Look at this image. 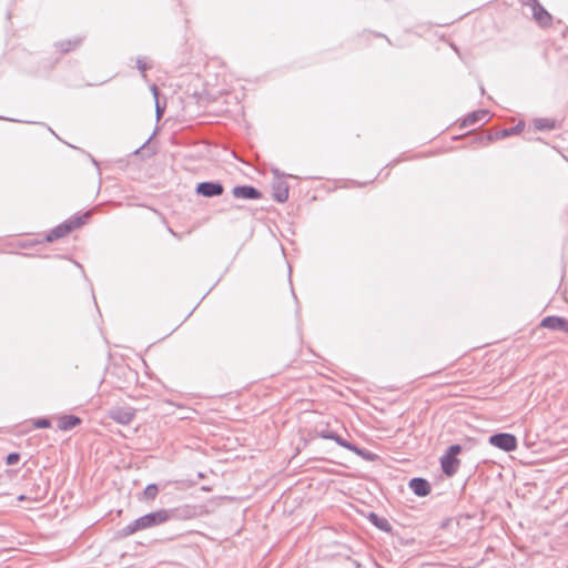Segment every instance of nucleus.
I'll use <instances>...</instances> for the list:
<instances>
[{"mask_svg":"<svg viewBox=\"0 0 568 568\" xmlns=\"http://www.w3.org/2000/svg\"><path fill=\"white\" fill-rule=\"evenodd\" d=\"M174 517V510L172 509H159L156 511L149 513L144 516L139 517L129 525L124 526L120 534L124 537L133 535L136 531L145 530L160 526L171 518Z\"/></svg>","mask_w":568,"mask_h":568,"instance_id":"nucleus-1","label":"nucleus"},{"mask_svg":"<svg viewBox=\"0 0 568 568\" xmlns=\"http://www.w3.org/2000/svg\"><path fill=\"white\" fill-rule=\"evenodd\" d=\"M91 214H92V211H87L81 215L74 216L71 220L61 223L60 225L55 226L47 234V237H45L47 241L53 242L58 239L65 236L74 229H78V227L82 226L83 224H85L88 222V220L90 219Z\"/></svg>","mask_w":568,"mask_h":568,"instance_id":"nucleus-2","label":"nucleus"},{"mask_svg":"<svg viewBox=\"0 0 568 568\" xmlns=\"http://www.w3.org/2000/svg\"><path fill=\"white\" fill-rule=\"evenodd\" d=\"M463 447L459 444L450 445L445 454L440 457L442 470L447 476H453L457 473L459 459L457 456L462 453Z\"/></svg>","mask_w":568,"mask_h":568,"instance_id":"nucleus-3","label":"nucleus"},{"mask_svg":"<svg viewBox=\"0 0 568 568\" xmlns=\"http://www.w3.org/2000/svg\"><path fill=\"white\" fill-rule=\"evenodd\" d=\"M135 408L131 406H114L108 410V416L118 424L129 425L134 416Z\"/></svg>","mask_w":568,"mask_h":568,"instance_id":"nucleus-4","label":"nucleus"},{"mask_svg":"<svg viewBox=\"0 0 568 568\" xmlns=\"http://www.w3.org/2000/svg\"><path fill=\"white\" fill-rule=\"evenodd\" d=\"M489 444L504 450L513 452L517 447V439L513 434L509 433H497L489 437Z\"/></svg>","mask_w":568,"mask_h":568,"instance_id":"nucleus-5","label":"nucleus"},{"mask_svg":"<svg viewBox=\"0 0 568 568\" xmlns=\"http://www.w3.org/2000/svg\"><path fill=\"white\" fill-rule=\"evenodd\" d=\"M527 6L531 7L532 17L537 21V23L545 28L551 24L552 17L550 13L538 2V0H527L525 2Z\"/></svg>","mask_w":568,"mask_h":568,"instance_id":"nucleus-6","label":"nucleus"},{"mask_svg":"<svg viewBox=\"0 0 568 568\" xmlns=\"http://www.w3.org/2000/svg\"><path fill=\"white\" fill-rule=\"evenodd\" d=\"M224 187L219 181L201 182L196 185L195 192L204 197H214L223 193Z\"/></svg>","mask_w":568,"mask_h":568,"instance_id":"nucleus-7","label":"nucleus"},{"mask_svg":"<svg viewBox=\"0 0 568 568\" xmlns=\"http://www.w3.org/2000/svg\"><path fill=\"white\" fill-rule=\"evenodd\" d=\"M232 194L236 199L244 200H260L262 197V193L252 185H236L233 187Z\"/></svg>","mask_w":568,"mask_h":568,"instance_id":"nucleus-8","label":"nucleus"},{"mask_svg":"<svg viewBox=\"0 0 568 568\" xmlns=\"http://www.w3.org/2000/svg\"><path fill=\"white\" fill-rule=\"evenodd\" d=\"M540 326L551 331L568 333V320L565 317L547 316L541 320Z\"/></svg>","mask_w":568,"mask_h":568,"instance_id":"nucleus-9","label":"nucleus"},{"mask_svg":"<svg viewBox=\"0 0 568 568\" xmlns=\"http://www.w3.org/2000/svg\"><path fill=\"white\" fill-rule=\"evenodd\" d=\"M489 112L487 110H477L469 113L462 122V128L473 126L477 123L481 125L488 121Z\"/></svg>","mask_w":568,"mask_h":568,"instance_id":"nucleus-10","label":"nucleus"},{"mask_svg":"<svg viewBox=\"0 0 568 568\" xmlns=\"http://www.w3.org/2000/svg\"><path fill=\"white\" fill-rule=\"evenodd\" d=\"M409 488L419 497H425L430 493V485L425 478L416 477L409 481Z\"/></svg>","mask_w":568,"mask_h":568,"instance_id":"nucleus-11","label":"nucleus"},{"mask_svg":"<svg viewBox=\"0 0 568 568\" xmlns=\"http://www.w3.org/2000/svg\"><path fill=\"white\" fill-rule=\"evenodd\" d=\"M273 197L278 203H284L288 199V185L282 180H276L272 184Z\"/></svg>","mask_w":568,"mask_h":568,"instance_id":"nucleus-12","label":"nucleus"},{"mask_svg":"<svg viewBox=\"0 0 568 568\" xmlns=\"http://www.w3.org/2000/svg\"><path fill=\"white\" fill-rule=\"evenodd\" d=\"M523 129H524V124L523 123H518L517 125H515L513 128L500 130L498 133H496V135L489 134L486 138H480V139L481 140L485 139L488 142H490L494 139H504V138H508V136L518 134V133H520L523 131Z\"/></svg>","mask_w":568,"mask_h":568,"instance_id":"nucleus-13","label":"nucleus"},{"mask_svg":"<svg viewBox=\"0 0 568 568\" xmlns=\"http://www.w3.org/2000/svg\"><path fill=\"white\" fill-rule=\"evenodd\" d=\"M81 424V418L75 415H63L59 418L58 427L67 432Z\"/></svg>","mask_w":568,"mask_h":568,"instance_id":"nucleus-14","label":"nucleus"},{"mask_svg":"<svg viewBox=\"0 0 568 568\" xmlns=\"http://www.w3.org/2000/svg\"><path fill=\"white\" fill-rule=\"evenodd\" d=\"M368 520L375 526L377 527L379 530L382 531H390L392 530V526L389 524V521L384 518V517H381L378 516L377 514L375 513H371L368 515Z\"/></svg>","mask_w":568,"mask_h":568,"instance_id":"nucleus-15","label":"nucleus"},{"mask_svg":"<svg viewBox=\"0 0 568 568\" xmlns=\"http://www.w3.org/2000/svg\"><path fill=\"white\" fill-rule=\"evenodd\" d=\"M333 440L341 447H344V448L355 453L356 455H364V449L359 448L358 446H356L355 444H353L351 442H347L346 439H344L342 436H339L336 433H335V438Z\"/></svg>","mask_w":568,"mask_h":568,"instance_id":"nucleus-16","label":"nucleus"},{"mask_svg":"<svg viewBox=\"0 0 568 568\" xmlns=\"http://www.w3.org/2000/svg\"><path fill=\"white\" fill-rule=\"evenodd\" d=\"M82 42V38H74L73 40H63L57 43V48L63 52L68 53L69 51L79 47Z\"/></svg>","mask_w":568,"mask_h":568,"instance_id":"nucleus-17","label":"nucleus"},{"mask_svg":"<svg viewBox=\"0 0 568 568\" xmlns=\"http://www.w3.org/2000/svg\"><path fill=\"white\" fill-rule=\"evenodd\" d=\"M534 125L537 130H552L555 129V121L546 118H539L534 121Z\"/></svg>","mask_w":568,"mask_h":568,"instance_id":"nucleus-18","label":"nucleus"},{"mask_svg":"<svg viewBox=\"0 0 568 568\" xmlns=\"http://www.w3.org/2000/svg\"><path fill=\"white\" fill-rule=\"evenodd\" d=\"M159 494V487L155 484H150L145 487L143 491V497L148 500L155 499L156 495Z\"/></svg>","mask_w":568,"mask_h":568,"instance_id":"nucleus-19","label":"nucleus"},{"mask_svg":"<svg viewBox=\"0 0 568 568\" xmlns=\"http://www.w3.org/2000/svg\"><path fill=\"white\" fill-rule=\"evenodd\" d=\"M151 90H152V93H153V95H154V98H155V111H156V118H158V120H160V119H161V116H162V114H163V112H164V109H163V108H161V106H160V104H159V100H158L159 91H158L156 85H152Z\"/></svg>","mask_w":568,"mask_h":568,"instance_id":"nucleus-20","label":"nucleus"},{"mask_svg":"<svg viewBox=\"0 0 568 568\" xmlns=\"http://www.w3.org/2000/svg\"><path fill=\"white\" fill-rule=\"evenodd\" d=\"M136 68L142 73V77L145 78V71L151 68L150 64L145 61L144 58H138L136 59Z\"/></svg>","mask_w":568,"mask_h":568,"instance_id":"nucleus-21","label":"nucleus"},{"mask_svg":"<svg viewBox=\"0 0 568 568\" xmlns=\"http://www.w3.org/2000/svg\"><path fill=\"white\" fill-rule=\"evenodd\" d=\"M33 426L36 428H49L51 427V422L47 417L37 418L33 420Z\"/></svg>","mask_w":568,"mask_h":568,"instance_id":"nucleus-22","label":"nucleus"},{"mask_svg":"<svg viewBox=\"0 0 568 568\" xmlns=\"http://www.w3.org/2000/svg\"><path fill=\"white\" fill-rule=\"evenodd\" d=\"M20 460V454L19 453H10L7 458H6V463L7 465L9 466H12V465H16L18 464Z\"/></svg>","mask_w":568,"mask_h":568,"instance_id":"nucleus-23","label":"nucleus"},{"mask_svg":"<svg viewBox=\"0 0 568 568\" xmlns=\"http://www.w3.org/2000/svg\"><path fill=\"white\" fill-rule=\"evenodd\" d=\"M320 436L324 439H331L333 440L335 438V432L333 430H322Z\"/></svg>","mask_w":568,"mask_h":568,"instance_id":"nucleus-24","label":"nucleus"},{"mask_svg":"<svg viewBox=\"0 0 568 568\" xmlns=\"http://www.w3.org/2000/svg\"><path fill=\"white\" fill-rule=\"evenodd\" d=\"M272 173L274 174V176L276 178V180H282V178L285 176L284 173H282L278 169L274 168L272 169Z\"/></svg>","mask_w":568,"mask_h":568,"instance_id":"nucleus-25","label":"nucleus"},{"mask_svg":"<svg viewBox=\"0 0 568 568\" xmlns=\"http://www.w3.org/2000/svg\"><path fill=\"white\" fill-rule=\"evenodd\" d=\"M361 456L364 457L367 460H372L373 459V454L367 452V450H365V449H364V455H361Z\"/></svg>","mask_w":568,"mask_h":568,"instance_id":"nucleus-26","label":"nucleus"},{"mask_svg":"<svg viewBox=\"0 0 568 568\" xmlns=\"http://www.w3.org/2000/svg\"><path fill=\"white\" fill-rule=\"evenodd\" d=\"M1 120H7V121H16L14 119H10V118H4V116H0Z\"/></svg>","mask_w":568,"mask_h":568,"instance_id":"nucleus-27","label":"nucleus"},{"mask_svg":"<svg viewBox=\"0 0 568 568\" xmlns=\"http://www.w3.org/2000/svg\"><path fill=\"white\" fill-rule=\"evenodd\" d=\"M92 162L94 165H98V162L94 159H92Z\"/></svg>","mask_w":568,"mask_h":568,"instance_id":"nucleus-28","label":"nucleus"}]
</instances>
